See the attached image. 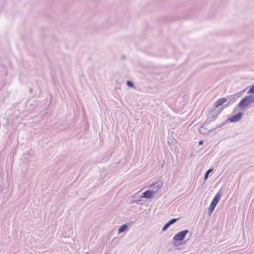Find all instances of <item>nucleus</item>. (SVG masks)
I'll use <instances>...</instances> for the list:
<instances>
[{"label": "nucleus", "mask_w": 254, "mask_h": 254, "mask_svg": "<svg viewBox=\"0 0 254 254\" xmlns=\"http://www.w3.org/2000/svg\"><path fill=\"white\" fill-rule=\"evenodd\" d=\"M127 86H128L129 87H133V83L131 81L127 80Z\"/></svg>", "instance_id": "obj_13"}, {"label": "nucleus", "mask_w": 254, "mask_h": 254, "mask_svg": "<svg viewBox=\"0 0 254 254\" xmlns=\"http://www.w3.org/2000/svg\"><path fill=\"white\" fill-rule=\"evenodd\" d=\"M215 118H214V117H212V118H211V120H213H213H215Z\"/></svg>", "instance_id": "obj_19"}, {"label": "nucleus", "mask_w": 254, "mask_h": 254, "mask_svg": "<svg viewBox=\"0 0 254 254\" xmlns=\"http://www.w3.org/2000/svg\"><path fill=\"white\" fill-rule=\"evenodd\" d=\"M157 191V189L156 190H147L142 193L141 197L145 198H150L153 196V195Z\"/></svg>", "instance_id": "obj_5"}, {"label": "nucleus", "mask_w": 254, "mask_h": 254, "mask_svg": "<svg viewBox=\"0 0 254 254\" xmlns=\"http://www.w3.org/2000/svg\"><path fill=\"white\" fill-rule=\"evenodd\" d=\"M170 226V225L169 224V223L168 222H167L163 226L162 231H165Z\"/></svg>", "instance_id": "obj_12"}, {"label": "nucleus", "mask_w": 254, "mask_h": 254, "mask_svg": "<svg viewBox=\"0 0 254 254\" xmlns=\"http://www.w3.org/2000/svg\"><path fill=\"white\" fill-rule=\"evenodd\" d=\"M254 93V85L252 86L248 92V94Z\"/></svg>", "instance_id": "obj_14"}, {"label": "nucleus", "mask_w": 254, "mask_h": 254, "mask_svg": "<svg viewBox=\"0 0 254 254\" xmlns=\"http://www.w3.org/2000/svg\"><path fill=\"white\" fill-rule=\"evenodd\" d=\"M203 143V140H200L198 142V144L199 145H202V144Z\"/></svg>", "instance_id": "obj_16"}, {"label": "nucleus", "mask_w": 254, "mask_h": 254, "mask_svg": "<svg viewBox=\"0 0 254 254\" xmlns=\"http://www.w3.org/2000/svg\"><path fill=\"white\" fill-rule=\"evenodd\" d=\"M227 101V99L225 98H222L217 101L214 104V107L215 109L218 108L219 106H221L223 103H225Z\"/></svg>", "instance_id": "obj_6"}, {"label": "nucleus", "mask_w": 254, "mask_h": 254, "mask_svg": "<svg viewBox=\"0 0 254 254\" xmlns=\"http://www.w3.org/2000/svg\"><path fill=\"white\" fill-rule=\"evenodd\" d=\"M221 196V193L220 191L217 192L213 199H212L209 207L208 208V213L211 214L215 208L217 204L218 203Z\"/></svg>", "instance_id": "obj_2"}, {"label": "nucleus", "mask_w": 254, "mask_h": 254, "mask_svg": "<svg viewBox=\"0 0 254 254\" xmlns=\"http://www.w3.org/2000/svg\"><path fill=\"white\" fill-rule=\"evenodd\" d=\"M243 116V113L241 112L238 113L237 115L228 118L226 121H229L231 123H235L241 120Z\"/></svg>", "instance_id": "obj_4"}, {"label": "nucleus", "mask_w": 254, "mask_h": 254, "mask_svg": "<svg viewBox=\"0 0 254 254\" xmlns=\"http://www.w3.org/2000/svg\"><path fill=\"white\" fill-rule=\"evenodd\" d=\"M215 118H214V117H212V118H211V120H213H213H215Z\"/></svg>", "instance_id": "obj_18"}, {"label": "nucleus", "mask_w": 254, "mask_h": 254, "mask_svg": "<svg viewBox=\"0 0 254 254\" xmlns=\"http://www.w3.org/2000/svg\"><path fill=\"white\" fill-rule=\"evenodd\" d=\"M212 171L213 169H209L206 171L204 176V181H206L207 179L209 173H210Z\"/></svg>", "instance_id": "obj_10"}, {"label": "nucleus", "mask_w": 254, "mask_h": 254, "mask_svg": "<svg viewBox=\"0 0 254 254\" xmlns=\"http://www.w3.org/2000/svg\"><path fill=\"white\" fill-rule=\"evenodd\" d=\"M215 118H214V117H212V118H211V120H213H213H215Z\"/></svg>", "instance_id": "obj_20"}, {"label": "nucleus", "mask_w": 254, "mask_h": 254, "mask_svg": "<svg viewBox=\"0 0 254 254\" xmlns=\"http://www.w3.org/2000/svg\"><path fill=\"white\" fill-rule=\"evenodd\" d=\"M225 123H226V122H225V121L223 122L222 124H219V125L217 126V127L215 128H214V129L221 127L223 126L225 124Z\"/></svg>", "instance_id": "obj_15"}, {"label": "nucleus", "mask_w": 254, "mask_h": 254, "mask_svg": "<svg viewBox=\"0 0 254 254\" xmlns=\"http://www.w3.org/2000/svg\"><path fill=\"white\" fill-rule=\"evenodd\" d=\"M215 118H214V117H212V118H211V120H213H213H215Z\"/></svg>", "instance_id": "obj_17"}, {"label": "nucleus", "mask_w": 254, "mask_h": 254, "mask_svg": "<svg viewBox=\"0 0 254 254\" xmlns=\"http://www.w3.org/2000/svg\"><path fill=\"white\" fill-rule=\"evenodd\" d=\"M162 186V183L156 182L151 185V187H153V189L152 190H156L157 189V191H158L159 189Z\"/></svg>", "instance_id": "obj_7"}, {"label": "nucleus", "mask_w": 254, "mask_h": 254, "mask_svg": "<svg viewBox=\"0 0 254 254\" xmlns=\"http://www.w3.org/2000/svg\"><path fill=\"white\" fill-rule=\"evenodd\" d=\"M199 132L202 134H207L209 133V132L210 131V130H207L203 126L199 128Z\"/></svg>", "instance_id": "obj_9"}, {"label": "nucleus", "mask_w": 254, "mask_h": 254, "mask_svg": "<svg viewBox=\"0 0 254 254\" xmlns=\"http://www.w3.org/2000/svg\"><path fill=\"white\" fill-rule=\"evenodd\" d=\"M188 230H185L177 233L173 237V240L176 241H183L186 237L187 234L189 233Z\"/></svg>", "instance_id": "obj_3"}, {"label": "nucleus", "mask_w": 254, "mask_h": 254, "mask_svg": "<svg viewBox=\"0 0 254 254\" xmlns=\"http://www.w3.org/2000/svg\"><path fill=\"white\" fill-rule=\"evenodd\" d=\"M127 228H128V225L125 224L119 227V228L118 229V233L119 234L122 233L127 231Z\"/></svg>", "instance_id": "obj_8"}, {"label": "nucleus", "mask_w": 254, "mask_h": 254, "mask_svg": "<svg viewBox=\"0 0 254 254\" xmlns=\"http://www.w3.org/2000/svg\"><path fill=\"white\" fill-rule=\"evenodd\" d=\"M252 104H254V95H250L243 98L237 105V107L241 110H244L250 107Z\"/></svg>", "instance_id": "obj_1"}, {"label": "nucleus", "mask_w": 254, "mask_h": 254, "mask_svg": "<svg viewBox=\"0 0 254 254\" xmlns=\"http://www.w3.org/2000/svg\"><path fill=\"white\" fill-rule=\"evenodd\" d=\"M178 220V218H173V219H171L170 221H169L168 222L171 225L175 223Z\"/></svg>", "instance_id": "obj_11"}]
</instances>
